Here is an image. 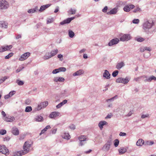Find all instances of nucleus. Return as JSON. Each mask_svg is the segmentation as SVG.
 Returning a JSON list of instances; mask_svg holds the SVG:
<instances>
[{"instance_id": "f257e3e1", "label": "nucleus", "mask_w": 156, "mask_h": 156, "mask_svg": "<svg viewBox=\"0 0 156 156\" xmlns=\"http://www.w3.org/2000/svg\"><path fill=\"white\" fill-rule=\"evenodd\" d=\"M31 146V144L29 141H26L23 147V150L18 151L14 153V156H21L28 153L30 150V147Z\"/></svg>"}, {"instance_id": "f03ea898", "label": "nucleus", "mask_w": 156, "mask_h": 156, "mask_svg": "<svg viewBox=\"0 0 156 156\" xmlns=\"http://www.w3.org/2000/svg\"><path fill=\"white\" fill-rule=\"evenodd\" d=\"M154 25L153 21L148 20L145 22L143 25V28L145 32H147Z\"/></svg>"}, {"instance_id": "7ed1b4c3", "label": "nucleus", "mask_w": 156, "mask_h": 156, "mask_svg": "<svg viewBox=\"0 0 156 156\" xmlns=\"http://www.w3.org/2000/svg\"><path fill=\"white\" fill-rule=\"evenodd\" d=\"M58 52V51L57 49L52 50L50 52L47 53L43 57V58L45 60L48 59L56 55Z\"/></svg>"}, {"instance_id": "20e7f679", "label": "nucleus", "mask_w": 156, "mask_h": 156, "mask_svg": "<svg viewBox=\"0 0 156 156\" xmlns=\"http://www.w3.org/2000/svg\"><path fill=\"white\" fill-rule=\"evenodd\" d=\"M112 144V140L111 139L108 140L107 142L105 144L102 148V150L105 151H108L109 150L110 146Z\"/></svg>"}, {"instance_id": "39448f33", "label": "nucleus", "mask_w": 156, "mask_h": 156, "mask_svg": "<svg viewBox=\"0 0 156 156\" xmlns=\"http://www.w3.org/2000/svg\"><path fill=\"white\" fill-rule=\"evenodd\" d=\"M9 7V4L5 0H0V9H5Z\"/></svg>"}, {"instance_id": "423d86ee", "label": "nucleus", "mask_w": 156, "mask_h": 156, "mask_svg": "<svg viewBox=\"0 0 156 156\" xmlns=\"http://www.w3.org/2000/svg\"><path fill=\"white\" fill-rule=\"evenodd\" d=\"M0 152H1L2 154L7 155L9 154V150L5 145H0Z\"/></svg>"}, {"instance_id": "0eeeda50", "label": "nucleus", "mask_w": 156, "mask_h": 156, "mask_svg": "<svg viewBox=\"0 0 156 156\" xmlns=\"http://www.w3.org/2000/svg\"><path fill=\"white\" fill-rule=\"evenodd\" d=\"M48 105V102L47 101H44L38 105L37 108V110H40L42 108L46 107Z\"/></svg>"}, {"instance_id": "6e6552de", "label": "nucleus", "mask_w": 156, "mask_h": 156, "mask_svg": "<svg viewBox=\"0 0 156 156\" xmlns=\"http://www.w3.org/2000/svg\"><path fill=\"white\" fill-rule=\"evenodd\" d=\"M30 55V53L28 52H26L22 55L19 58V60L23 61L27 59Z\"/></svg>"}, {"instance_id": "1a4fd4ad", "label": "nucleus", "mask_w": 156, "mask_h": 156, "mask_svg": "<svg viewBox=\"0 0 156 156\" xmlns=\"http://www.w3.org/2000/svg\"><path fill=\"white\" fill-rule=\"evenodd\" d=\"M130 38V35L129 34H124L120 38V41H127Z\"/></svg>"}, {"instance_id": "9d476101", "label": "nucleus", "mask_w": 156, "mask_h": 156, "mask_svg": "<svg viewBox=\"0 0 156 156\" xmlns=\"http://www.w3.org/2000/svg\"><path fill=\"white\" fill-rule=\"evenodd\" d=\"M75 18L74 17L71 18H69L61 22L60 24L61 25H63L66 23H69L71 21Z\"/></svg>"}, {"instance_id": "9b49d317", "label": "nucleus", "mask_w": 156, "mask_h": 156, "mask_svg": "<svg viewBox=\"0 0 156 156\" xmlns=\"http://www.w3.org/2000/svg\"><path fill=\"white\" fill-rule=\"evenodd\" d=\"M119 40L118 38H115L113 39L110 41L108 44L109 46H112L113 45L117 44L119 42Z\"/></svg>"}, {"instance_id": "f8f14e48", "label": "nucleus", "mask_w": 156, "mask_h": 156, "mask_svg": "<svg viewBox=\"0 0 156 156\" xmlns=\"http://www.w3.org/2000/svg\"><path fill=\"white\" fill-rule=\"evenodd\" d=\"M60 114V113L58 112H53L50 114L49 117L51 118H55L59 116Z\"/></svg>"}, {"instance_id": "ddd939ff", "label": "nucleus", "mask_w": 156, "mask_h": 156, "mask_svg": "<svg viewBox=\"0 0 156 156\" xmlns=\"http://www.w3.org/2000/svg\"><path fill=\"white\" fill-rule=\"evenodd\" d=\"M146 79L144 80L145 82H151L152 80L156 81V77L154 76H152L149 78H146Z\"/></svg>"}, {"instance_id": "4468645a", "label": "nucleus", "mask_w": 156, "mask_h": 156, "mask_svg": "<svg viewBox=\"0 0 156 156\" xmlns=\"http://www.w3.org/2000/svg\"><path fill=\"white\" fill-rule=\"evenodd\" d=\"M111 75L109 72L107 70H105L103 74V76L107 79H109L110 78Z\"/></svg>"}, {"instance_id": "2eb2a0df", "label": "nucleus", "mask_w": 156, "mask_h": 156, "mask_svg": "<svg viewBox=\"0 0 156 156\" xmlns=\"http://www.w3.org/2000/svg\"><path fill=\"white\" fill-rule=\"evenodd\" d=\"M84 73V71L82 69H79L75 73H74L73 75V76H80L81 75L83 74Z\"/></svg>"}, {"instance_id": "dca6fc26", "label": "nucleus", "mask_w": 156, "mask_h": 156, "mask_svg": "<svg viewBox=\"0 0 156 156\" xmlns=\"http://www.w3.org/2000/svg\"><path fill=\"white\" fill-rule=\"evenodd\" d=\"M65 80V79L62 77H56L54 78L53 79V81L55 82H63Z\"/></svg>"}, {"instance_id": "f3484780", "label": "nucleus", "mask_w": 156, "mask_h": 156, "mask_svg": "<svg viewBox=\"0 0 156 156\" xmlns=\"http://www.w3.org/2000/svg\"><path fill=\"white\" fill-rule=\"evenodd\" d=\"M12 133L15 135H17L19 134V129L16 127H13L12 128Z\"/></svg>"}, {"instance_id": "a211bd4d", "label": "nucleus", "mask_w": 156, "mask_h": 156, "mask_svg": "<svg viewBox=\"0 0 156 156\" xmlns=\"http://www.w3.org/2000/svg\"><path fill=\"white\" fill-rule=\"evenodd\" d=\"M108 124L107 122L105 121H101L98 124V126L101 129H102L103 126Z\"/></svg>"}, {"instance_id": "6ab92c4d", "label": "nucleus", "mask_w": 156, "mask_h": 156, "mask_svg": "<svg viewBox=\"0 0 156 156\" xmlns=\"http://www.w3.org/2000/svg\"><path fill=\"white\" fill-rule=\"evenodd\" d=\"M51 5V4H48L41 6V7L40 9L39 10V11L41 12L43 11L49 7Z\"/></svg>"}, {"instance_id": "aec40b11", "label": "nucleus", "mask_w": 156, "mask_h": 156, "mask_svg": "<svg viewBox=\"0 0 156 156\" xmlns=\"http://www.w3.org/2000/svg\"><path fill=\"white\" fill-rule=\"evenodd\" d=\"M117 12V8H114L111 10L110 11L107 12L108 15H112L115 14Z\"/></svg>"}, {"instance_id": "412c9836", "label": "nucleus", "mask_w": 156, "mask_h": 156, "mask_svg": "<svg viewBox=\"0 0 156 156\" xmlns=\"http://www.w3.org/2000/svg\"><path fill=\"white\" fill-rule=\"evenodd\" d=\"M144 143V140L142 139H139L137 141L136 143V145L138 146H142Z\"/></svg>"}, {"instance_id": "4be33fe9", "label": "nucleus", "mask_w": 156, "mask_h": 156, "mask_svg": "<svg viewBox=\"0 0 156 156\" xmlns=\"http://www.w3.org/2000/svg\"><path fill=\"white\" fill-rule=\"evenodd\" d=\"M0 27L5 28H6L8 27V23L5 22L0 21Z\"/></svg>"}, {"instance_id": "5701e85b", "label": "nucleus", "mask_w": 156, "mask_h": 156, "mask_svg": "<svg viewBox=\"0 0 156 156\" xmlns=\"http://www.w3.org/2000/svg\"><path fill=\"white\" fill-rule=\"evenodd\" d=\"M125 64L123 62H121L120 63H118L116 66V68L118 69H119L122 67L124 66Z\"/></svg>"}, {"instance_id": "b1692460", "label": "nucleus", "mask_w": 156, "mask_h": 156, "mask_svg": "<svg viewBox=\"0 0 156 156\" xmlns=\"http://www.w3.org/2000/svg\"><path fill=\"white\" fill-rule=\"evenodd\" d=\"M13 117L8 116L5 117L4 118V120L7 122H11L13 121Z\"/></svg>"}, {"instance_id": "393cba45", "label": "nucleus", "mask_w": 156, "mask_h": 156, "mask_svg": "<svg viewBox=\"0 0 156 156\" xmlns=\"http://www.w3.org/2000/svg\"><path fill=\"white\" fill-rule=\"evenodd\" d=\"M126 149L124 147H121L119 149V154H122L125 153L126 151Z\"/></svg>"}, {"instance_id": "a878e982", "label": "nucleus", "mask_w": 156, "mask_h": 156, "mask_svg": "<svg viewBox=\"0 0 156 156\" xmlns=\"http://www.w3.org/2000/svg\"><path fill=\"white\" fill-rule=\"evenodd\" d=\"M38 10V7L36 6L35 8L30 9L28 10V12L29 13H34Z\"/></svg>"}, {"instance_id": "bb28decb", "label": "nucleus", "mask_w": 156, "mask_h": 156, "mask_svg": "<svg viewBox=\"0 0 156 156\" xmlns=\"http://www.w3.org/2000/svg\"><path fill=\"white\" fill-rule=\"evenodd\" d=\"M78 139L80 141H86V136L84 135H82L80 136L79 138Z\"/></svg>"}, {"instance_id": "cd10ccee", "label": "nucleus", "mask_w": 156, "mask_h": 156, "mask_svg": "<svg viewBox=\"0 0 156 156\" xmlns=\"http://www.w3.org/2000/svg\"><path fill=\"white\" fill-rule=\"evenodd\" d=\"M68 34L69 37L71 38H73L74 35V33L71 30H69L68 31Z\"/></svg>"}, {"instance_id": "c85d7f7f", "label": "nucleus", "mask_w": 156, "mask_h": 156, "mask_svg": "<svg viewBox=\"0 0 156 156\" xmlns=\"http://www.w3.org/2000/svg\"><path fill=\"white\" fill-rule=\"evenodd\" d=\"M129 81V80L127 77H126L125 78H122V83L124 84H126Z\"/></svg>"}, {"instance_id": "c756f323", "label": "nucleus", "mask_w": 156, "mask_h": 156, "mask_svg": "<svg viewBox=\"0 0 156 156\" xmlns=\"http://www.w3.org/2000/svg\"><path fill=\"white\" fill-rule=\"evenodd\" d=\"M43 118L41 116H37L36 117L35 120L37 121L40 122L43 120Z\"/></svg>"}, {"instance_id": "7c9ffc66", "label": "nucleus", "mask_w": 156, "mask_h": 156, "mask_svg": "<svg viewBox=\"0 0 156 156\" xmlns=\"http://www.w3.org/2000/svg\"><path fill=\"white\" fill-rule=\"evenodd\" d=\"M63 136V137L66 139H69L70 138V136L68 133H65Z\"/></svg>"}, {"instance_id": "2f4dec72", "label": "nucleus", "mask_w": 156, "mask_h": 156, "mask_svg": "<svg viewBox=\"0 0 156 156\" xmlns=\"http://www.w3.org/2000/svg\"><path fill=\"white\" fill-rule=\"evenodd\" d=\"M16 83L18 84L19 85L22 86L24 84V82L23 81L17 80L16 81Z\"/></svg>"}, {"instance_id": "473e14b6", "label": "nucleus", "mask_w": 156, "mask_h": 156, "mask_svg": "<svg viewBox=\"0 0 156 156\" xmlns=\"http://www.w3.org/2000/svg\"><path fill=\"white\" fill-rule=\"evenodd\" d=\"M32 110V108L31 106H27L26 107L25 112H30Z\"/></svg>"}, {"instance_id": "72a5a7b5", "label": "nucleus", "mask_w": 156, "mask_h": 156, "mask_svg": "<svg viewBox=\"0 0 156 156\" xmlns=\"http://www.w3.org/2000/svg\"><path fill=\"white\" fill-rule=\"evenodd\" d=\"M123 9L126 12H129L130 10L129 6L127 5L124 7Z\"/></svg>"}, {"instance_id": "f704fd0d", "label": "nucleus", "mask_w": 156, "mask_h": 156, "mask_svg": "<svg viewBox=\"0 0 156 156\" xmlns=\"http://www.w3.org/2000/svg\"><path fill=\"white\" fill-rule=\"evenodd\" d=\"M118 97L117 95H115V96L113 97L110 98L106 100V101L107 102H108L109 101H114V99H116Z\"/></svg>"}, {"instance_id": "c9c22d12", "label": "nucleus", "mask_w": 156, "mask_h": 156, "mask_svg": "<svg viewBox=\"0 0 156 156\" xmlns=\"http://www.w3.org/2000/svg\"><path fill=\"white\" fill-rule=\"evenodd\" d=\"M12 47V45H10L9 46H7L5 47L4 46V48L5 49V51L6 50H9L10 49H11Z\"/></svg>"}, {"instance_id": "e433bc0d", "label": "nucleus", "mask_w": 156, "mask_h": 156, "mask_svg": "<svg viewBox=\"0 0 156 156\" xmlns=\"http://www.w3.org/2000/svg\"><path fill=\"white\" fill-rule=\"evenodd\" d=\"M119 71L118 70H115L112 73V76L114 77H116L118 75Z\"/></svg>"}, {"instance_id": "4c0bfd02", "label": "nucleus", "mask_w": 156, "mask_h": 156, "mask_svg": "<svg viewBox=\"0 0 156 156\" xmlns=\"http://www.w3.org/2000/svg\"><path fill=\"white\" fill-rule=\"evenodd\" d=\"M119 143V141L118 139H115V140L114 145L115 147H117Z\"/></svg>"}, {"instance_id": "58836bf2", "label": "nucleus", "mask_w": 156, "mask_h": 156, "mask_svg": "<svg viewBox=\"0 0 156 156\" xmlns=\"http://www.w3.org/2000/svg\"><path fill=\"white\" fill-rule=\"evenodd\" d=\"M147 78V76H141L139 77L135 78L134 79V80L135 81H138L139 79L141 78Z\"/></svg>"}, {"instance_id": "ea45409f", "label": "nucleus", "mask_w": 156, "mask_h": 156, "mask_svg": "<svg viewBox=\"0 0 156 156\" xmlns=\"http://www.w3.org/2000/svg\"><path fill=\"white\" fill-rule=\"evenodd\" d=\"M59 72H65L66 70V69L64 67H60L58 68Z\"/></svg>"}, {"instance_id": "a19ab883", "label": "nucleus", "mask_w": 156, "mask_h": 156, "mask_svg": "<svg viewBox=\"0 0 156 156\" xmlns=\"http://www.w3.org/2000/svg\"><path fill=\"white\" fill-rule=\"evenodd\" d=\"M13 55V53H11L9 54L8 55L6 56L5 58V59H7L9 58L10 57H12Z\"/></svg>"}, {"instance_id": "79ce46f5", "label": "nucleus", "mask_w": 156, "mask_h": 156, "mask_svg": "<svg viewBox=\"0 0 156 156\" xmlns=\"http://www.w3.org/2000/svg\"><path fill=\"white\" fill-rule=\"evenodd\" d=\"M6 131L5 129H1L0 130V134L2 135H3L6 134Z\"/></svg>"}, {"instance_id": "37998d69", "label": "nucleus", "mask_w": 156, "mask_h": 156, "mask_svg": "<svg viewBox=\"0 0 156 156\" xmlns=\"http://www.w3.org/2000/svg\"><path fill=\"white\" fill-rule=\"evenodd\" d=\"M53 22V18L48 19L47 20V23L48 24L51 23Z\"/></svg>"}, {"instance_id": "c03bdc74", "label": "nucleus", "mask_w": 156, "mask_h": 156, "mask_svg": "<svg viewBox=\"0 0 156 156\" xmlns=\"http://www.w3.org/2000/svg\"><path fill=\"white\" fill-rule=\"evenodd\" d=\"M154 143L153 141H147L146 143L145 144L150 145H152L153 144H154Z\"/></svg>"}, {"instance_id": "a18cd8bd", "label": "nucleus", "mask_w": 156, "mask_h": 156, "mask_svg": "<svg viewBox=\"0 0 156 156\" xmlns=\"http://www.w3.org/2000/svg\"><path fill=\"white\" fill-rule=\"evenodd\" d=\"M137 41L138 42H141L144 41L145 39L142 37L138 38L136 39Z\"/></svg>"}, {"instance_id": "49530a36", "label": "nucleus", "mask_w": 156, "mask_h": 156, "mask_svg": "<svg viewBox=\"0 0 156 156\" xmlns=\"http://www.w3.org/2000/svg\"><path fill=\"white\" fill-rule=\"evenodd\" d=\"M86 143V141H80V143L79 144V145L80 146H82L84 145Z\"/></svg>"}, {"instance_id": "de8ad7c7", "label": "nucleus", "mask_w": 156, "mask_h": 156, "mask_svg": "<svg viewBox=\"0 0 156 156\" xmlns=\"http://www.w3.org/2000/svg\"><path fill=\"white\" fill-rule=\"evenodd\" d=\"M139 22L138 19H134L133 21V23H134L138 24Z\"/></svg>"}, {"instance_id": "09e8293b", "label": "nucleus", "mask_w": 156, "mask_h": 156, "mask_svg": "<svg viewBox=\"0 0 156 156\" xmlns=\"http://www.w3.org/2000/svg\"><path fill=\"white\" fill-rule=\"evenodd\" d=\"M15 92L16 91H12L9 93V95L10 97H11L15 94Z\"/></svg>"}, {"instance_id": "8fccbe9b", "label": "nucleus", "mask_w": 156, "mask_h": 156, "mask_svg": "<svg viewBox=\"0 0 156 156\" xmlns=\"http://www.w3.org/2000/svg\"><path fill=\"white\" fill-rule=\"evenodd\" d=\"M149 116V114H147L146 115H142L141 116V118L142 119H144L147 117H148Z\"/></svg>"}, {"instance_id": "3c124183", "label": "nucleus", "mask_w": 156, "mask_h": 156, "mask_svg": "<svg viewBox=\"0 0 156 156\" xmlns=\"http://www.w3.org/2000/svg\"><path fill=\"white\" fill-rule=\"evenodd\" d=\"M141 11L139 7H137L136 9H135L133 12H137L139 11L140 12Z\"/></svg>"}, {"instance_id": "603ef678", "label": "nucleus", "mask_w": 156, "mask_h": 156, "mask_svg": "<svg viewBox=\"0 0 156 156\" xmlns=\"http://www.w3.org/2000/svg\"><path fill=\"white\" fill-rule=\"evenodd\" d=\"M59 72V70L58 69H55L52 72V73L53 74H56L57 73H58Z\"/></svg>"}, {"instance_id": "864d4df0", "label": "nucleus", "mask_w": 156, "mask_h": 156, "mask_svg": "<svg viewBox=\"0 0 156 156\" xmlns=\"http://www.w3.org/2000/svg\"><path fill=\"white\" fill-rule=\"evenodd\" d=\"M116 82L118 83H122V78H119L116 79Z\"/></svg>"}, {"instance_id": "5fc2aeb1", "label": "nucleus", "mask_w": 156, "mask_h": 156, "mask_svg": "<svg viewBox=\"0 0 156 156\" xmlns=\"http://www.w3.org/2000/svg\"><path fill=\"white\" fill-rule=\"evenodd\" d=\"M69 128L72 129H75V125L73 124H71L69 126Z\"/></svg>"}, {"instance_id": "6e6d98bb", "label": "nucleus", "mask_w": 156, "mask_h": 156, "mask_svg": "<svg viewBox=\"0 0 156 156\" xmlns=\"http://www.w3.org/2000/svg\"><path fill=\"white\" fill-rule=\"evenodd\" d=\"M70 11L71 12L72 14H74L76 13V10L75 9H71L70 10Z\"/></svg>"}, {"instance_id": "4d7b16f0", "label": "nucleus", "mask_w": 156, "mask_h": 156, "mask_svg": "<svg viewBox=\"0 0 156 156\" xmlns=\"http://www.w3.org/2000/svg\"><path fill=\"white\" fill-rule=\"evenodd\" d=\"M8 76H5L4 77H2L1 79L2 80V81H3V82H4L6 79H7L9 78Z\"/></svg>"}, {"instance_id": "13d9d810", "label": "nucleus", "mask_w": 156, "mask_h": 156, "mask_svg": "<svg viewBox=\"0 0 156 156\" xmlns=\"http://www.w3.org/2000/svg\"><path fill=\"white\" fill-rule=\"evenodd\" d=\"M58 57L60 59V60L62 61L63 59V55L61 54H59L58 55Z\"/></svg>"}, {"instance_id": "bf43d9fd", "label": "nucleus", "mask_w": 156, "mask_h": 156, "mask_svg": "<svg viewBox=\"0 0 156 156\" xmlns=\"http://www.w3.org/2000/svg\"><path fill=\"white\" fill-rule=\"evenodd\" d=\"M10 139V138L9 136L6 137L4 138V141H9Z\"/></svg>"}, {"instance_id": "052dcab7", "label": "nucleus", "mask_w": 156, "mask_h": 156, "mask_svg": "<svg viewBox=\"0 0 156 156\" xmlns=\"http://www.w3.org/2000/svg\"><path fill=\"white\" fill-rule=\"evenodd\" d=\"M108 9V7L107 6H105L104 8L102 10L103 12H106V11Z\"/></svg>"}, {"instance_id": "680f3d73", "label": "nucleus", "mask_w": 156, "mask_h": 156, "mask_svg": "<svg viewBox=\"0 0 156 156\" xmlns=\"http://www.w3.org/2000/svg\"><path fill=\"white\" fill-rule=\"evenodd\" d=\"M5 51V49L4 48V46H2L0 48V52H2Z\"/></svg>"}, {"instance_id": "e2e57ef3", "label": "nucleus", "mask_w": 156, "mask_h": 156, "mask_svg": "<svg viewBox=\"0 0 156 156\" xmlns=\"http://www.w3.org/2000/svg\"><path fill=\"white\" fill-rule=\"evenodd\" d=\"M24 68L23 67H22V68H19L16 70V73H18L19 72H20L21 70H22Z\"/></svg>"}, {"instance_id": "0e129e2a", "label": "nucleus", "mask_w": 156, "mask_h": 156, "mask_svg": "<svg viewBox=\"0 0 156 156\" xmlns=\"http://www.w3.org/2000/svg\"><path fill=\"white\" fill-rule=\"evenodd\" d=\"M119 135L120 136H126V133H123V132H121L119 134Z\"/></svg>"}, {"instance_id": "69168bd1", "label": "nucleus", "mask_w": 156, "mask_h": 156, "mask_svg": "<svg viewBox=\"0 0 156 156\" xmlns=\"http://www.w3.org/2000/svg\"><path fill=\"white\" fill-rule=\"evenodd\" d=\"M46 130L44 128L43 129H42L41 133H40V135H41L42 134L44 133L46 131Z\"/></svg>"}, {"instance_id": "338daca9", "label": "nucleus", "mask_w": 156, "mask_h": 156, "mask_svg": "<svg viewBox=\"0 0 156 156\" xmlns=\"http://www.w3.org/2000/svg\"><path fill=\"white\" fill-rule=\"evenodd\" d=\"M133 110L130 111L128 113V116H131L132 115V114L133 113Z\"/></svg>"}, {"instance_id": "774afa93", "label": "nucleus", "mask_w": 156, "mask_h": 156, "mask_svg": "<svg viewBox=\"0 0 156 156\" xmlns=\"http://www.w3.org/2000/svg\"><path fill=\"white\" fill-rule=\"evenodd\" d=\"M145 51L147 50L149 51H150L151 50L150 48L147 47H144Z\"/></svg>"}]
</instances>
